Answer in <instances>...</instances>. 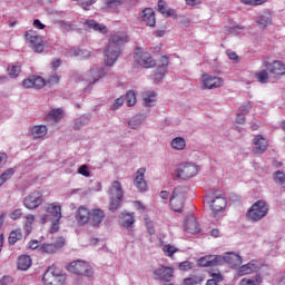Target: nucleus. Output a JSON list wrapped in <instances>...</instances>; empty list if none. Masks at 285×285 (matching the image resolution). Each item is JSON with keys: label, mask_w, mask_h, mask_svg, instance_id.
Returning <instances> with one entry per match:
<instances>
[{"label": "nucleus", "mask_w": 285, "mask_h": 285, "mask_svg": "<svg viewBox=\"0 0 285 285\" xmlns=\"http://www.w3.org/2000/svg\"><path fill=\"white\" fill-rule=\"evenodd\" d=\"M125 101L129 108L135 106L137 104V95L132 90L127 91Z\"/></svg>", "instance_id": "79ce46f5"}, {"label": "nucleus", "mask_w": 285, "mask_h": 285, "mask_svg": "<svg viewBox=\"0 0 285 285\" xmlns=\"http://www.w3.org/2000/svg\"><path fill=\"white\" fill-rule=\"evenodd\" d=\"M78 175H82V177H90V169L88 168V165H81L78 168Z\"/></svg>", "instance_id": "bf43d9fd"}, {"label": "nucleus", "mask_w": 285, "mask_h": 285, "mask_svg": "<svg viewBox=\"0 0 285 285\" xmlns=\"http://www.w3.org/2000/svg\"><path fill=\"white\" fill-rule=\"evenodd\" d=\"M32 266V258L29 255H21L17 258L18 271H28Z\"/></svg>", "instance_id": "473e14b6"}, {"label": "nucleus", "mask_w": 285, "mask_h": 285, "mask_svg": "<svg viewBox=\"0 0 285 285\" xmlns=\"http://www.w3.org/2000/svg\"><path fill=\"white\" fill-rule=\"evenodd\" d=\"M236 124H246V115L237 111Z\"/></svg>", "instance_id": "338daca9"}, {"label": "nucleus", "mask_w": 285, "mask_h": 285, "mask_svg": "<svg viewBox=\"0 0 285 285\" xmlns=\"http://www.w3.org/2000/svg\"><path fill=\"white\" fill-rule=\"evenodd\" d=\"M183 227L187 235H198V233H202V226L193 214H189L185 217Z\"/></svg>", "instance_id": "dca6fc26"}, {"label": "nucleus", "mask_w": 285, "mask_h": 285, "mask_svg": "<svg viewBox=\"0 0 285 285\" xmlns=\"http://www.w3.org/2000/svg\"><path fill=\"white\" fill-rule=\"evenodd\" d=\"M264 284V276L256 274L252 277H245L239 281L238 285H262Z\"/></svg>", "instance_id": "72a5a7b5"}, {"label": "nucleus", "mask_w": 285, "mask_h": 285, "mask_svg": "<svg viewBox=\"0 0 285 285\" xmlns=\"http://www.w3.org/2000/svg\"><path fill=\"white\" fill-rule=\"evenodd\" d=\"M255 77L258 83H268V71L267 69H263L258 72H255Z\"/></svg>", "instance_id": "37998d69"}, {"label": "nucleus", "mask_w": 285, "mask_h": 285, "mask_svg": "<svg viewBox=\"0 0 285 285\" xmlns=\"http://www.w3.org/2000/svg\"><path fill=\"white\" fill-rule=\"evenodd\" d=\"M78 3L82 10H90L97 3V0H79Z\"/></svg>", "instance_id": "603ef678"}, {"label": "nucleus", "mask_w": 285, "mask_h": 285, "mask_svg": "<svg viewBox=\"0 0 285 285\" xmlns=\"http://www.w3.org/2000/svg\"><path fill=\"white\" fill-rule=\"evenodd\" d=\"M40 204H43V193L40 190L30 193L23 199V206L24 208H28V210H36V208H39Z\"/></svg>", "instance_id": "2eb2a0df"}, {"label": "nucleus", "mask_w": 285, "mask_h": 285, "mask_svg": "<svg viewBox=\"0 0 285 285\" xmlns=\"http://www.w3.org/2000/svg\"><path fill=\"white\" fill-rule=\"evenodd\" d=\"M67 275L61 268L50 266L42 276L43 285H66Z\"/></svg>", "instance_id": "423d86ee"}, {"label": "nucleus", "mask_w": 285, "mask_h": 285, "mask_svg": "<svg viewBox=\"0 0 285 285\" xmlns=\"http://www.w3.org/2000/svg\"><path fill=\"white\" fill-rule=\"evenodd\" d=\"M180 271H190L193 268V264L190 262H183L179 264Z\"/></svg>", "instance_id": "774afa93"}, {"label": "nucleus", "mask_w": 285, "mask_h": 285, "mask_svg": "<svg viewBox=\"0 0 285 285\" xmlns=\"http://www.w3.org/2000/svg\"><path fill=\"white\" fill-rule=\"evenodd\" d=\"M141 19L146 26H149V28L155 27V23H157L155 19V10H153V8H146L142 10Z\"/></svg>", "instance_id": "cd10ccee"}, {"label": "nucleus", "mask_w": 285, "mask_h": 285, "mask_svg": "<svg viewBox=\"0 0 285 285\" xmlns=\"http://www.w3.org/2000/svg\"><path fill=\"white\" fill-rule=\"evenodd\" d=\"M119 224L122 228H132L135 226V213H121L119 215Z\"/></svg>", "instance_id": "b1692460"}, {"label": "nucleus", "mask_w": 285, "mask_h": 285, "mask_svg": "<svg viewBox=\"0 0 285 285\" xmlns=\"http://www.w3.org/2000/svg\"><path fill=\"white\" fill-rule=\"evenodd\" d=\"M243 79L247 83V86H250V83H253V71L245 72Z\"/></svg>", "instance_id": "69168bd1"}, {"label": "nucleus", "mask_w": 285, "mask_h": 285, "mask_svg": "<svg viewBox=\"0 0 285 285\" xmlns=\"http://www.w3.org/2000/svg\"><path fill=\"white\" fill-rule=\"evenodd\" d=\"M22 86L27 89L35 88L36 90H41V88H46V79L40 76H29L22 80Z\"/></svg>", "instance_id": "6ab92c4d"}, {"label": "nucleus", "mask_w": 285, "mask_h": 285, "mask_svg": "<svg viewBox=\"0 0 285 285\" xmlns=\"http://www.w3.org/2000/svg\"><path fill=\"white\" fill-rule=\"evenodd\" d=\"M66 271L72 275H78L79 277H92V275H95L90 263L79 259L67 264Z\"/></svg>", "instance_id": "6e6552de"}, {"label": "nucleus", "mask_w": 285, "mask_h": 285, "mask_svg": "<svg viewBox=\"0 0 285 285\" xmlns=\"http://www.w3.org/2000/svg\"><path fill=\"white\" fill-rule=\"evenodd\" d=\"M43 210L46 214L40 215V223L48 224V222H51V233H58L61 218L63 217L61 214V204L57 202L46 203Z\"/></svg>", "instance_id": "7ed1b4c3"}, {"label": "nucleus", "mask_w": 285, "mask_h": 285, "mask_svg": "<svg viewBox=\"0 0 285 285\" xmlns=\"http://www.w3.org/2000/svg\"><path fill=\"white\" fill-rule=\"evenodd\" d=\"M173 273H175L173 267L161 266L156 268L153 272V275L154 279H160L161 282H170V279H173Z\"/></svg>", "instance_id": "aec40b11"}, {"label": "nucleus", "mask_w": 285, "mask_h": 285, "mask_svg": "<svg viewBox=\"0 0 285 285\" xmlns=\"http://www.w3.org/2000/svg\"><path fill=\"white\" fill-rule=\"evenodd\" d=\"M23 215V210L21 208L14 209L10 215V219L12 222H17V219H21V216Z\"/></svg>", "instance_id": "13d9d810"}, {"label": "nucleus", "mask_w": 285, "mask_h": 285, "mask_svg": "<svg viewBox=\"0 0 285 285\" xmlns=\"http://www.w3.org/2000/svg\"><path fill=\"white\" fill-rule=\"evenodd\" d=\"M36 216L32 214H27L23 216V230L27 235H30L32 233V229L35 228V222H36Z\"/></svg>", "instance_id": "2f4dec72"}, {"label": "nucleus", "mask_w": 285, "mask_h": 285, "mask_svg": "<svg viewBox=\"0 0 285 285\" xmlns=\"http://www.w3.org/2000/svg\"><path fill=\"white\" fill-rule=\"evenodd\" d=\"M134 208H136V210L139 213H146V205L139 200L134 202Z\"/></svg>", "instance_id": "e2e57ef3"}, {"label": "nucleus", "mask_w": 285, "mask_h": 285, "mask_svg": "<svg viewBox=\"0 0 285 285\" xmlns=\"http://www.w3.org/2000/svg\"><path fill=\"white\" fill-rule=\"evenodd\" d=\"M200 282H203V278H202V277L191 276V277L185 278L184 282H183V284H184V285H197V284H199Z\"/></svg>", "instance_id": "5fc2aeb1"}, {"label": "nucleus", "mask_w": 285, "mask_h": 285, "mask_svg": "<svg viewBox=\"0 0 285 285\" xmlns=\"http://www.w3.org/2000/svg\"><path fill=\"white\" fill-rule=\"evenodd\" d=\"M65 245H66L65 237H58L53 244V246H56V250H59V248H63Z\"/></svg>", "instance_id": "680f3d73"}, {"label": "nucleus", "mask_w": 285, "mask_h": 285, "mask_svg": "<svg viewBox=\"0 0 285 285\" xmlns=\"http://www.w3.org/2000/svg\"><path fill=\"white\" fill-rule=\"evenodd\" d=\"M17 173L14 168L7 169L3 174L0 176V188L8 181L13 175Z\"/></svg>", "instance_id": "ea45409f"}, {"label": "nucleus", "mask_w": 285, "mask_h": 285, "mask_svg": "<svg viewBox=\"0 0 285 285\" xmlns=\"http://www.w3.org/2000/svg\"><path fill=\"white\" fill-rule=\"evenodd\" d=\"M250 110H253V104L250 101L243 102L238 108V112L245 116L248 115Z\"/></svg>", "instance_id": "de8ad7c7"}, {"label": "nucleus", "mask_w": 285, "mask_h": 285, "mask_svg": "<svg viewBox=\"0 0 285 285\" xmlns=\"http://www.w3.org/2000/svg\"><path fill=\"white\" fill-rule=\"evenodd\" d=\"M178 252H179V248L170 244H167L163 247V253H165V255L170 258H173V255H175V253H178Z\"/></svg>", "instance_id": "c03bdc74"}, {"label": "nucleus", "mask_w": 285, "mask_h": 285, "mask_svg": "<svg viewBox=\"0 0 285 285\" xmlns=\"http://www.w3.org/2000/svg\"><path fill=\"white\" fill-rule=\"evenodd\" d=\"M204 202L206 206H208L209 210L214 213V215H217V213H224L226 210V195L219 190L208 193L205 196Z\"/></svg>", "instance_id": "20e7f679"}, {"label": "nucleus", "mask_w": 285, "mask_h": 285, "mask_svg": "<svg viewBox=\"0 0 285 285\" xmlns=\"http://www.w3.org/2000/svg\"><path fill=\"white\" fill-rule=\"evenodd\" d=\"M28 135L31 139H43L48 135V127L46 125H35L29 127Z\"/></svg>", "instance_id": "412c9836"}, {"label": "nucleus", "mask_w": 285, "mask_h": 285, "mask_svg": "<svg viewBox=\"0 0 285 285\" xmlns=\"http://www.w3.org/2000/svg\"><path fill=\"white\" fill-rule=\"evenodd\" d=\"M107 194L109 197V210L115 213L124 200V187L119 180H114L110 183Z\"/></svg>", "instance_id": "39448f33"}, {"label": "nucleus", "mask_w": 285, "mask_h": 285, "mask_svg": "<svg viewBox=\"0 0 285 285\" xmlns=\"http://www.w3.org/2000/svg\"><path fill=\"white\" fill-rule=\"evenodd\" d=\"M200 86L203 90H215V88H222V86H224V79L222 77L204 73L200 77Z\"/></svg>", "instance_id": "ddd939ff"}, {"label": "nucleus", "mask_w": 285, "mask_h": 285, "mask_svg": "<svg viewBox=\"0 0 285 285\" xmlns=\"http://www.w3.org/2000/svg\"><path fill=\"white\" fill-rule=\"evenodd\" d=\"M85 26L89 30H94V32H100V35H106V32H108V28L104 23H99L95 20H86Z\"/></svg>", "instance_id": "7c9ffc66"}, {"label": "nucleus", "mask_w": 285, "mask_h": 285, "mask_svg": "<svg viewBox=\"0 0 285 285\" xmlns=\"http://www.w3.org/2000/svg\"><path fill=\"white\" fill-rule=\"evenodd\" d=\"M14 278L10 275H6L0 279V285H10L13 284Z\"/></svg>", "instance_id": "052dcab7"}, {"label": "nucleus", "mask_w": 285, "mask_h": 285, "mask_svg": "<svg viewBox=\"0 0 285 285\" xmlns=\"http://www.w3.org/2000/svg\"><path fill=\"white\" fill-rule=\"evenodd\" d=\"M146 168H139L135 174L134 186H136L137 190L140 193H146L147 184L146 179Z\"/></svg>", "instance_id": "4be33fe9"}, {"label": "nucleus", "mask_w": 285, "mask_h": 285, "mask_svg": "<svg viewBox=\"0 0 285 285\" xmlns=\"http://www.w3.org/2000/svg\"><path fill=\"white\" fill-rule=\"evenodd\" d=\"M218 265L228 264L230 268H239L242 266V256L239 254L227 252L223 256L218 255Z\"/></svg>", "instance_id": "f3484780"}, {"label": "nucleus", "mask_w": 285, "mask_h": 285, "mask_svg": "<svg viewBox=\"0 0 285 285\" xmlns=\"http://www.w3.org/2000/svg\"><path fill=\"white\" fill-rule=\"evenodd\" d=\"M258 268L259 266L257 265V262L250 261L238 268V275L242 277H244V275H252V273L257 272Z\"/></svg>", "instance_id": "c85d7f7f"}, {"label": "nucleus", "mask_w": 285, "mask_h": 285, "mask_svg": "<svg viewBox=\"0 0 285 285\" xmlns=\"http://www.w3.org/2000/svg\"><path fill=\"white\" fill-rule=\"evenodd\" d=\"M134 59L138 66H141L142 68H155L156 62L153 59V56H150L149 52L144 51V48L137 47L134 50Z\"/></svg>", "instance_id": "f8f14e48"}, {"label": "nucleus", "mask_w": 285, "mask_h": 285, "mask_svg": "<svg viewBox=\"0 0 285 285\" xmlns=\"http://www.w3.org/2000/svg\"><path fill=\"white\" fill-rule=\"evenodd\" d=\"M262 66L265 67L269 75H273L274 79H279L285 75V65L282 60L268 61V58L262 60Z\"/></svg>", "instance_id": "9b49d317"}, {"label": "nucleus", "mask_w": 285, "mask_h": 285, "mask_svg": "<svg viewBox=\"0 0 285 285\" xmlns=\"http://www.w3.org/2000/svg\"><path fill=\"white\" fill-rule=\"evenodd\" d=\"M142 124V120H141V117H132L129 122H128V126L129 128H131L132 130H137V128H139V126H141Z\"/></svg>", "instance_id": "09e8293b"}, {"label": "nucleus", "mask_w": 285, "mask_h": 285, "mask_svg": "<svg viewBox=\"0 0 285 285\" xmlns=\"http://www.w3.org/2000/svg\"><path fill=\"white\" fill-rule=\"evenodd\" d=\"M104 75H106L104 72V69H101V68H94V69L88 71L86 81L89 85L97 83V81H99V79H101L104 77Z\"/></svg>", "instance_id": "a878e982"}, {"label": "nucleus", "mask_w": 285, "mask_h": 285, "mask_svg": "<svg viewBox=\"0 0 285 285\" xmlns=\"http://www.w3.org/2000/svg\"><path fill=\"white\" fill-rule=\"evenodd\" d=\"M256 23L259 28H268V26L273 23V14H271V11L262 12L256 19Z\"/></svg>", "instance_id": "c756f323"}, {"label": "nucleus", "mask_w": 285, "mask_h": 285, "mask_svg": "<svg viewBox=\"0 0 285 285\" xmlns=\"http://www.w3.org/2000/svg\"><path fill=\"white\" fill-rule=\"evenodd\" d=\"M190 188L188 186H178L174 189V193L169 199L170 207L175 213H181L184 209V203Z\"/></svg>", "instance_id": "1a4fd4ad"}, {"label": "nucleus", "mask_w": 285, "mask_h": 285, "mask_svg": "<svg viewBox=\"0 0 285 285\" xmlns=\"http://www.w3.org/2000/svg\"><path fill=\"white\" fill-rule=\"evenodd\" d=\"M124 104H126V98L124 96H120L119 98H116L114 100V102L110 105L109 109L112 112H116V110H119V108H121V106H124Z\"/></svg>", "instance_id": "a19ab883"}, {"label": "nucleus", "mask_w": 285, "mask_h": 285, "mask_svg": "<svg viewBox=\"0 0 285 285\" xmlns=\"http://www.w3.org/2000/svg\"><path fill=\"white\" fill-rule=\"evenodd\" d=\"M49 119H53L55 121H59V119H63V109H52L49 115Z\"/></svg>", "instance_id": "a18cd8bd"}, {"label": "nucleus", "mask_w": 285, "mask_h": 285, "mask_svg": "<svg viewBox=\"0 0 285 285\" xmlns=\"http://www.w3.org/2000/svg\"><path fill=\"white\" fill-rule=\"evenodd\" d=\"M271 206L266 200H257L247 210L246 217L249 222H262L266 215H268Z\"/></svg>", "instance_id": "0eeeda50"}, {"label": "nucleus", "mask_w": 285, "mask_h": 285, "mask_svg": "<svg viewBox=\"0 0 285 285\" xmlns=\"http://www.w3.org/2000/svg\"><path fill=\"white\" fill-rule=\"evenodd\" d=\"M169 146L173 150H178V151L186 150V146H187L186 138L181 136L175 137L174 139H171Z\"/></svg>", "instance_id": "f704fd0d"}, {"label": "nucleus", "mask_w": 285, "mask_h": 285, "mask_svg": "<svg viewBox=\"0 0 285 285\" xmlns=\"http://www.w3.org/2000/svg\"><path fill=\"white\" fill-rule=\"evenodd\" d=\"M240 3L244 6H263V3H266V0H240Z\"/></svg>", "instance_id": "4d7b16f0"}, {"label": "nucleus", "mask_w": 285, "mask_h": 285, "mask_svg": "<svg viewBox=\"0 0 285 285\" xmlns=\"http://www.w3.org/2000/svg\"><path fill=\"white\" fill-rule=\"evenodd\" d=\"M20 72H21V65L19 63H13L8 67V75L9 77H11V79H17Z\"/></svg>", "instance_id": "4c0bfd02"}, {"label": "nucleus", "mask_w": 285, "mask_h": 285, "mask_svg": "<svg viewBox=\"0 0 285 285\" xmlns=\"http://www.w3.org/2000/svg\"><path fill=\"white\" fill-rule=\"evenodd\" d=\"M26 41L35 52H43V38L35 30L26 32Z\"/></svg>", "instance_id": "4468645a"}, {"label": "nucleus", "mask_w": 285, "mask_h": 285, "mask_svg": "<svg viewBox=\"0 0 285 285\" xmlns=\"http://www.w3.org/2000/svg\"><path fill=\"white\" fill-rule=\"evenodd\" d=\"M224 277H222V274L214 273L212 274V278L207 281L206 285H217L218 282H223Z\"/></svg>", "instance_id": "864d4df0"}, {"label": "nucleus", "mask_w": 285, "mask_h": 285, "mask_svg": "<svg viewBox=\"0 0 285 285\" xmlns=\"http://www.w3.org/2000/svg\"><path fill=\"white\" fill-rule=\"evenodd\" d=\"M274 181L275 184H279V186H284L285 184V174L282 170H277L274 174Z\"/></svg>", "instance_id": "3c124183"}, {"label": "nucleus", "mask_w": 285, "mask_h": 285, "mask_svg": "<svg viewBox=\"0 0 285 285\" xmlns=\"http://www.w3.org/2000/svg\"><path fill=\"white\" fill-rule=\"evenodd\" d=\"M71 56L81 57V59H88V57H90V51L86 49H73Z\"/></svg>", "instance_id": "49530a36"}, {"label": "nucleus", "mask_w": 285, "mask_h": 285, "mask_svg": "<svg viewBox=\"0 0 285 285\" xmlns=\"http://www.w3.org/2000/svg\"><path fill=\"white\" fill-rule=\"evenodd\" d=\"M88 121H89V119L87 116H81V117L75 119L73 128L76 130H81L83 128V126H88Z\"/></svg>", "instance_id": "58836bf2"}, {"label": "nucleus", "mask_w": 285, "mask_h": 285, "mask_svg": "<svg viewBox=\"0 0 285 285\" xmlns=\"http://www.w3.org/2000/svg\"><path fill=\"white\" fill-rule=\"evenodd\" d=\"M158 10L161 14L170 17V11L168 10V8H166V2H164L163 0L158 1Z\"/></svg>", "instance_id": "6e6d98bb"}, {"label": "nucleus", "mask_w": 285, "mask_h": 285, "mask_svg": "<svg viewBox=\"0 0 285 285\" xmlns=\"http://www.w3.org/2000/svg\"><path fill=\"white\" fill-rule=\"evenodd\" d=\"M142 105L150 108L157 104V94L153 90H146L141 94Z\"/></svg>", "instance_id": "bb28decb"}, {"label": "nucleus", "mask_w": 285, "mask_h": 285, "mask_svg": "<svg viewBox=\"0 0 285 285\" xmlns=\"http://www.w3.org/2000/svg\"><path fill=\"white\" fill-rule=\"evenodd\" d=\"M75 219L78 226H91V228H100L106 219V212L101 208H88L80 205L75 210Z\"/></svg>", "instance_id": "f257e3e1"}, {"label": "nucleus", "mask_w": 285, "mask_h": 285, "mask_svg": "<svg viewBox=\"0 0 285 285\" xmlns=\"http://www.w3.org/2000/svg\"><path fill=\"white\" fill-rule=\"evenodd\" d=\"M128 35L124 31L111 33L109 41L104 50V61L106 66H115L119 55H121V46L128 43Z\"/></svg>", "instance_id": "f03ea898"}, {"label": "nucleus", "mask_w": 285, "mask_h": 285, "mask_svg": "<svg viewBox=\"0 0 285 285\" xmlns=\"http://www.w3.org/2000/svg\"><path fill=\"white\" fill-rule=\"evenodd\" d=\"M199 174V167L195 163H181L175 169L178 179H190Z\"/></svg>", "instance_id": "9d476101"}, {"label": "nucleus", "mask_w": 285, "mask_h": 285, "mask_svg": "<svg viewBox=\"0 0 285 285\" xmlns=\"http://www.w3.org/2000/svg\"><path fill=\"white\" fill-rule=\"evenodd\" d=\"M268 148V139L263 135H255L252 140V151L254 155H262L266 153Z\"/></svg>", "instance_id": "a211bd4d"}, {"label": "nucleus", "mask_w": 285, "mask_h": 285, "mask_svg": "<svg viewBox=\"0 0 285 285\" xmlns=\"http://www.w3.org/2000/svg\"><path fill=\"white\" fill-rule=\"evenodd\" d=\"M124 0H108L106 7L102 9L104 12H119Z\"/></svg>", "instance_id": "c9c22d12"}, {"label": "nucleus", "mask_w": 285, "mask_h": 285, "mask_svg": "<svg viewBox=\"0 0 285 285\" xmlns=\"http://www.w3.org/2000/svg\"><path fill=\"white\" fill-rule=\"evenodd\" d=\"M47 83L49 86H57V83H59V77L57 75H51L48 80Z\"/></svg>", "instance_id": "0e129e2a"}, {"label": "nucleus", "mask_w": 285, "mask_h": 285, "mask_svg": "<svg viewBox=\"0 0 285 285\" xmlns=\"http://www.w3.org/2000/svg\"><path fill=\"white\" fill-rule=\"evenodd\" d=\"M167 68H168V57L163 56L160 58V65L157 69V72L154 75L155 81L159 82L164 79Z\"/></svg>", "instance_id": "393cba45"}, {"label": "nucleus", "mask_w": 285, "mask_h": 285, "mask_svg": "<svg viewBox=\"0 0 285 285\" xmlns=\"http://www.w3.org/2000/svg\"><path fill=\"white\" fill-rule=\"evenodd\" d=\"M42 253H47L48 255H52V253H57V246L55 244H43L40 247Z\"/></svg>", "instance_id": "8fccbe9b"}, {"label": "nucleus", "mask_w": 285, "mask_h": 285, "mask_svg": "<svg viewBox=\"0 0 285 285\" xmlns=\"http://www.w3.org/2000/svg\"><path fill=\"white\" fill-rule=\"evenodd\" d=\"M23 239V232H21V228L13 229L9 234L8 242L11 244V246H14L17 242H21Z\"/></svg>", "instance_id": "e433bc0d"}, {"label": "nucleus", "mask_w": 285, "mask_h": 285, "mask_svg": "<svg viewBox=\"0 0 285 285\" xmlns=\"http://www.w3.org/2000/svg\"><path fill=\"white\" fill-rule=\"evenodd\" d=\"M219 255H207L203 256L197 261V266H219Z\"/></svg>", "instance_id": "5701e85b"}]
</instances>
